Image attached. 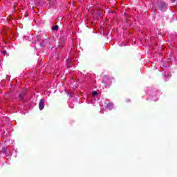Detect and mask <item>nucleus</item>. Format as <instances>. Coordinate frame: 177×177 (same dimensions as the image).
<instances>
[{"label":"nucleus","instance_id":"nucleus-7","mask_svg":"<svg viewBox=\"0 0 177 177\" xmlns=\"http://www.w3.org/2000/svg\"><path fill=\"white\" fill-rule=\"evenodd\" d=\"M93 96H97V91L93 92Z\"/></svg>","mask_w":177,"mask_h":177},{"label":"nucleus","instance_id":"nucleus-10","mask_svg":"<svg viewBox=\"0 0 177 177\" xmlns=\"http://www.w3.org/2000/svg\"><path fill=\"white\" fill-rule=\"evenodd\" d=\"M97 15H103V12L101 10L97 11Z\"/></svg>","mask_w":177,"mask_h":177},{"label":"nucleus","instance_id":"nucleus-3","mask_svg":"<svg viewBox=\"0 0 177 177\" xmlns=\"http://www.w3.org/2000/svg\"><path fill=\"white\" fill-rule=\"evenodd\" d=\"M48 1L50 6H53L55 5V0H48Z\"/></svg>","mask_w":177,"mask_h":177},{"label":"nucleus","instance_id":"nucleus-11","mask_svg":"<svg viewBox=\"0 0 177 177\" xmlns=\"http://www.w3.org/2000/svg\"><path fill=\"white\" fill-rule=\"evenodd\" d=\"M1 53H3V55H7L8 52L6 50H3Z\"/></svg>","mask_w":177,"mask_h":177},{"label":"nucleus","instance_id":"nucleus-2","mask_svg":"<svg viewBox=\"0 0 177 177\" xmlns=\"http://www.w3.org/2000/svg\"><path fill=\"white\" fill-rule=\"evenodd\" d=\"M158 8L160 10H165L167 8V4H165L164 2H162L159 4Z\"/></svg>","mask_w":177,"mask_h":177},{"label":"nucleus","instance_id":"nucleus-4","mask_svg":"<svg viewBox=\"0 0 177 177\" xmlns=\"http://www.w3.org/2000/svg\"><path fill=\"white\" fill-rule=\"evenodd\" d=\"M52 30H53V31H58L59 26L56 25V26H53Z\"/></svg>","mask_w":177,"mask_h":177},{"label":"nucleus","instance_id":"nucleus-6","mask_svg":"<svg viewBox=\"0 0 177 177\" xmlns=\"http://www.w3.org/2000/svg\"><path fill=\"white\" fill-rule=\"evenodd\" d=\"M1 151H2V153H6V147H3L2 149L1 150Z\"/></svg>","mask_w":177,"mask_h":177},{"label":"nucleus","instance_id":"nucleus-12","mask_svg":"<svg viewBox=\"0 0 177 177\" xmlns=\"http://www.w3.org/2000/svg\"><path fill=\"white\" fill-rule=\"evenodd\" d=\"M110 106H111V104H109L107 105L108 107Z\"/></svg>","mask_w":177,"mask_h":177},{"label":"nucleus","instance_id":"nucleus-8","mask_svg":"<svg viewBox=\"0 0 177 177\" xmlns=\"http://www.w3.org/2000/svg\"><path fill=\"white\" fill-rule=\"evenodd\" d=\"M129 102H131V100H130V99L127 98V99L125 100V102H126V103H129Z\"/></svg>","mask_w":177,"mask_h":177},{"label":"nucleus","instance_id":"nucleus-1","mask_svg":"<svg viewBox=\"0 0 177 177\" xmlns=\"http://www.w3.org/2000/svg\"><path fill=\"white\" fill-rule=\"evenodd\" d=\"M44 107H45V99L41 98L39 104V110H44Z\"/></svg>","mask_w":177,"mask_h":177},{"label":"nucleus","instance_id":"nucleus-9","mask_svg":"<svg viewBox=\"0 0 177 177\" xmlns=\"http://www.w3.org/2000/svg\"><path fill=\"white\" fill-rule=\"evenodd\" d=\"M67 66H68V68H71V67H73V66L71 65V63L67 64Z\"/></svg>","mask_w":177,"mask_h":177},{"label":"nucleus","instance_id":"nucleus-5","mask_svg":"<svg viewBox=\"0 0 177 177\" xmlns=\"http://www.w3.org/2000/svg\"><path fill=\"white\" fill-rule=\"evenodd\" d=\"M24 96H26V92H24V91L19 94V98L21 100H22L23 97H24Z\"/></svg>","mask_w":177,"mask_h":177}]
</instances>
